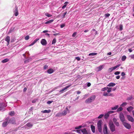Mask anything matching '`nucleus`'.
<instances>
[{"label": "nucleus", "mask_w": 134, "mask_h": 134, "mask_svg": "<svg viewBox=\"0 0 134 134\" xmlns=\"http://www.w3.org/2000/svg\"><path fill=\"white\" fill-rule=\"evenodd\" d=\"M96 97V96L95 95H93L86 99L85 101V103H90L94 100Z\"/></svg>", "instance_id": "f257e3e1"}, {"label": "nucleus", "mask_w": 134, "mask_h": 134, "mask_svg": "<svg viewBox=\"0 0 134 134\" xmlns=\"http://www.w3.org/2000/svg\"><path fill=\"white\" fill-rule=\"evenodd\" d=\"M109 126L111 131L112 132H113L115 130V126L112 121H109Z\"/></svg>", "instance_id": "f03ea898"}, {"label": "nucleus", "mask_w": 134, "mask_h": 134, "mask_svg": "<svg viewBox=\"0 0 134 134\" xmlns=\"http://www.w3.org/2000/svg\"><path fill=\"white\" fill-rule=\"evenodd\" d=\"M9 120V118L8 117L6 118L5 119V121L2 124V126L4 127H6L9 123L8 121Z\"/></svg>", "instance_id": "7ed1b4c3"}, {"label": "nucleus", "mask_w": 134, "mask_h": 134, "mask_svg": "<svg viewBox=\"0 0 134 134\" xmlns=\"http://www.w3.org/2000/svg\"><path fill=\"white\" fill-rule=\"evenodd\" d=\"M124 126L127 129H129L131 128V126L130 125L126 122H124L122 123Z\"/></svg>", "instance_id": "20e7f679"}, {"label": "nucleus", "mask_w": 134, "mask_h": 134, "mask_svg": "<svg viewBox=\"0 0 134 134\" xmlns=\"http://www.w3.org/2000/svg\"><path fill=\"white\" fill-rule=\"evenodd\" d=\"M8 122L9 123H10L12 124H16V120L14 118H12L10 119L9 118Z\"/></svg>", "instance_id": "39448f33"}, {"label": "nucleus", "mask_w": 134, "mask_h": 134, "mask_svg": "<svg viewBox=\"0 0 134 134\" xmlns=\"http://www.w3.org/2000/svg\"><path fill=\"white\" fill-rule=\"evenodd\" d=\"M119 118L121 121L122 123L125 122V119L123 114L122 113H120Z\"/></svg>", "instance_id": "423d86ee"}, {"label": "nucleus", "mask_w": 134, "mask_h": 134, "mask_svg": "<svg viewBox=\"0 0 134 134\" xmlns=\"http://www.w3.org/2000/svg\"><path fill=\"white\" fill-rule=\"evenodd\" d=\"M71 85H72L71 84L70 85H69L68 86H66V87H65L63 89H62L60 90L59 91V92L61 94V93H63L64 92V91L66 90L67 89H68V88H69V87H70L71 86Z\"/></svg>", "instance_id": "0eeeda50"}, {"label": "nucleus", "mask_w": 134, "mask_h": 134, "mask_svg": "<svg viewBox=\"0 0 134 134\" xmlns=\"http://www.w3.org/2000/svg\"><path fill=\"white\" fill-rule=\"evenodd\" d=\"M103 132L104 134H108L107 127L106 124L104 125Z\"/></svg>", "instance_id": "6e6552de"}, {"label": "nucleus", "mask_w": 134, "mask_h": 134, "mask_svg": "<svg viewBox=\"0 0 134 134\" xmlns=\"http://www.w3.org/2000/svg\"><path fill=\"white\" fill-rule=\"evenodd\" d=\"M41 43L42 45L45 46L47 44V42L45 39H43L41 40Z\"/></svg>", "instance_id": "1a4fd4ad"}, {"label": "nucleus", "mask_w": 134, "mask_h": 134, "mask_svg": "<svg viewBox=\"0 0 134 134\" xmlns=\"http://www.w3.org/2000/svg\"><path fill=\"white\" fill-rule=\"evenodd\" d=\"M14 15L15 16H17L19 14V13L18 12V8L16 6L15 7V9L14 11Z\"/></svg>", "instance_id": "9d476101"}, {"label": "nucleus", "mask_w": 134, "mask_h": 134, "mask_svg": "<svg viewBox=\"0 0 134 134\" xmlns=\"http://www.w3.org/2000/svg\"><path fill=\"white\" fill-rule=\"evenodd\" d=\"M67 111H68L69 113V110L68 108L67 107L66 108V110H64L62 112L61 114L63 115H65L67 114Z\"/></svg>", "instance_id": "9b49d317"}, {"label": "nucleus", "mask_w": 134, "mask_h": 134, "mask_svg": "<svg viewBox=\"0 0 134 134\" xmlns=\"http://www.w3.org/2000/svg\"><path fill=\"white\" fill-rule=\"evenodd\" d=\"M113 121L116 126H119V123L118 122H117V120L116 118H113Z\"/></svg>", "instance_id": "f8f14e48"}, {"label": "nucleus", "mask_w": 134, "mask_h": 134, "mask_svg": "<svg viewBox=\"0 0 134 134\" xmlns=\"http://www.w3.org/2000/svg\"><path fill=\"white\" fill-rule=\"evenodd\" d=\"M127 118L128 120L132 122H133L134 121V119L133 118L129 115H127Z\"/></svg>", "instance_id": "ddd939ff"}, {"label": "nucleus", "mask_w": 134, "mask_h": 134, "mask_svg": "<svg viewBox=\"0 0 134 134\" xmlns=\"http://www.w3.org/2000/svg\"><path fill=\"white\" fill-rule=\"evenodd\" d=\"M5 40L7 42V45H9L10 41V37L8 36H7L5 39Z\"/></svg>", "instance_id": "4468645a"}, {"label": "nucleus", "mask_w": 134, "mask_h": 134, "mask_svg": "<svg viewBox=\"0 0 134 134\" xmlns=\"http://www.w3.org/2000/svg\"><path fill=\"white\" fill-rule=\"evenodd\" d=\"M103 68V65H100L98 67L96 68V69L97 70V71H99L101 70Z\"/></svg>", "instance_id": "2eb2a0df"}, {"label": "nucleus", "mask_w": 134, "mask_h": 134, "mask_svg": "<svg viewBox=\"0 0 134 134\" xmlns=\"http://www.w3.org/2000/svg\"><path fill=\"white\" fill-rule=\"evenodd\" d=\"M103 124V122L102 120H99L97 124V126H102V125Z\"/></svg>", "instance_id": "dca6fc26"}, {"label": "nucleus", "mask_w": 134, "mask_h": 134, "mask_svg": "<svg viewBox=\"0 0 134 134\" xmlns=\"http://www.w3.org/2000/svg\"><path fill=\"white\" fill-rule=\"evenodd\" d=\"M54 72V70L52 68H50L47 71V72L49 74H51Z\"/></svg>", "instance_id": "f3484780"}, {"label": "nucleus", "mask_w": 134, "mask_h": 134, "mask_svg": "<svg viewBox=\"0 0 134 134\" xmlns=\"http://www.w3.org/2000/svg\"><path fill=\"white\" fill-rule=\"evenodd\" d=\"M81 132L83 133V134H90L88 133L87 130L85 129L81 130Z\"/></svg>", "instance_id": "a211bd4d"}, {"label": "nucleus", "mask_w": 134, "mask_h": 134, "mask_svg": "<svg viewBox=\"0 0 134 134\" xmlns=\"http://www.w3.org/2000/svg\"><path fill=\"white\" fill-rule=\"evenodd\" d=\"M41 112L42 113H49L51 112V110L50 109L48 110H42Z\"/></svg>", "instance_id": "6ab92c4d"}, {"label": "nucleus", "mask_w": 134, "mask_h": 134, "mask_svg": "<svg viewBox=\"0 0 134 134\" xmlns=\"http://www.w3.org/2000/svg\"><path fill=\"white\" fill-rule=\"evenodd\" d=\"M91 128L93 133H94L95 132V127L93 125H91Z\"/></svg>", "instance_id": "aec40b11"}, {"label": "nucleus", "mask_w": 134, "mask_h": 134, "mask_svg": "<svg viewBox=\"0 0 134 134\" xmlns=\"http://www.w3.org/2000/svg\"><path fill=\"white\" fill-rule=\"evenodd\" d=\"M115 85V84L113 82H111L109 83L107 86L109 87H114Z\"/></svg>", "instance_id": "412c9836"}, {"label": "nucleus", "mask_w": 134, "mask_h": 134, "mask_svg": "<svg viewBox=\"0 0 134 134\" xmlns=\"http://www.w3.org/2000/svg\"><path fill=\"white\" fill-rule=\"evenodd\" d=\"M133 108L132 107L130 106L127 108V109L128 111H129V112H130L133 109Z\"/></svg>", "instance_id": "4be33fe9"}, {"label": "nucleus", "mask_w": 134, "mask_h": 134, "mask_svg": "<svg viewBox=\"0 0 134 134\" xmlns=\"http://www.w3.org/2000/svg\"><path fill=\"white\" fill-rule=\"evenodd\" d=\"M54 21V20L52 19L50 20H49L48 21L46 22L45 23V24H49L51 23L52 22Z\"/></svg>", "instance_id": "5701e85b"}, {"label": "nucleus", "mask_w": 134, "mask_h": 134, "mask_svg": "<svg viewBox=\"0 0 134 134\" xmlns=\"http://www.w3.org/2000/svg\"><path fill=\"white\" fill-rule=\"evenodd\" d=\"M9 61V59L8 58H6L3 60L2 61V63H5Z\"/></svg>", "instance_id": "b1692460"}, {"label": "nucleus", "mask_w": 134, "mask_h": 134, "mask_svg": "<svg viewBox=\"0 0 134 134\" xmlns=\"http://www.w3.org/2000/svg\"><path fill=\"white\" fill-rule=\"evenodd\" d=\"M26 125L28 127H31L33 126V125L32 124H31V123L29 122L27 123L26 124Z\"/></svg>", "instance_id": "393cba45"}, {"label": "nucleus", "mask_w": 134, "mask_h": 134, "mask_svg": "<svg viewBox=\"0 0 134 134\" xmlns=\"http://www.w3.org/2000/svg\"><path fill=\"white\" fill-rule=\"evenodd\" d=\"M109 115V114L108 112L106 114H105L104 116V118L105 119H107Z\"/></svg>", "instance_id": "a878e982"}, {"label": "nucleus", "mask_w": 134, "mask_h": 134, "mask_svg": "<svg viewBox=\"0 0 134 134\" xmlns=\"http://www.w3.org/2000/svg\"><path fill=\"white\" fill-rule=\"evenodd\" d=\"M119 107V106L118 105H116L115 106L112 107L111 108V110H115L117 109Z\"/></svg>", "instance_id": "bb28decb"}, {"label": "nucleus", "mask_w": 134, "mask_h": 134, "mask_svg": "<svg viewBox=\"0 0 134 134\" xmlns=\"http://www.w3.org/2000/svg\"><path fill=\"white\" fill-rule=\"evenodd\" d=\"M99 132H101L102 131V126H97Z\"/></svg>", "instance_id": "cd10ccee"}, {"label": "nucleus", "mask_w": 134, "mask_h": 134, "mask_svg": "<svg viewBox=\"0 0 134 134\" xmlns=\"http://www.w3.org/2000/svg\"><path fill=\"white\" fill-rule=\"evenodd\" d=\"M115 69V68L114 67H111V68H109V70H111V71H110V72H111V71H113Z\"/></svg>", "instance_id": "c85d7f7f"}, {"label": "nucleus", "mask_w": 134, "mask_h": 134, "mask_svg": "<svg viewBox=\"0 0 134 134\" xmlns=\"http://www.w3.org/2000/svg\"><path fill=\"white\" fill-rule=\"evenodd\" d=\"M45 15L46 16L49 17L52 16V15L49 14L48 13H46Z\"/></svg>", "instance_id": "c756f323"}, {"label": "nucleus", "mask_w": 134, "mask_h": 134, "mask_svg": "<svg viewBox=\"0 0 134 134\" xmlns=\"http://www.w3.org/2000/svg\"><path fill=\"white\" fill-rule=\"evenodd\" d=\"M97 54V53H90L89 54V56H91V55H96Z\"/></svg>", "instance_id": "7c9ffc66"}, {"label": "nucleus", "mask_w": 134, "mask_h": 134, "mask_svg": "<svg viewBox=\"0 0 134 134\" xmlns=\"http://www.w3.org/2000/svg\"><path fill=\"white\" fill-rule=\"evenodd\" d=\"M126 57L125 56H123L122 57L121 60L122 61H124L126 60Z\"/></svg>", "instance_id": "2f4dec72"}, {"label": "nucleus", "mask_w": 134, "mask_h": 134, "mask_svg": "<svg viewBox=\"0 0 134 134\" xmlns=\"http://www.w3.org/2000/svg\"><path fill=\"white\" fill-rule=\"evenodd\" d=\"M108 90H107V92L108 93H109L111 91L112 88L111 87H108L107 88Z\"/></svg>", "instance_id": "473e14b6"}, {"label": "nucleus", "mask_w": 134, "mask_h": 134, "mask_svg": "<svg viewBox=\"0 0 134 134\" xmlns=\"http://www.w3.org/2000/svg\"><path fill=\"white\" fill-rule=\"evenodd\" d=\"M127 104V103L126 102H125L123 103L120 106L121 107H125L126 105Z\"/></svg>", "instance_id": "72a5a7b5"}, {"label": "nucleus", "mask_w": 134, "mask_h": 134, "mask_svg": "<svg viewBox=\"0 0 134 134\" xmlns=\"http://www.w3.org/2000/svg\"><path fill=\"white\" fill-rule=\"evenodd\" d=\"M122 110V108L121 107H120L117 108V111L119 112L121 111Z\"/></svg>", "instance_id": "f704fd0d"}, {"label": "nucleus", "mask_w": 134, "mask_h": 134, "mask_svg": "<svg viewBox=\"0 0 134 134\" xmlns=\"http://www.w3.org/2000/svg\"><path fill=\"white\" fill-rule=\"evenodd\" d=\"M56 41L55 38H54L52 40V44H53L55 43Z\"/></svg>", "instance_id": "c9c22d12"}, {"label": "nucleus", "mask_w": 134, "mask_h": 134, "mask_svg": "<svg viewBox=\"0 0 134 134\" xmlns=\"http://www.w3.org/2000/svg\"><path fill=\"white\" fill-rule=\"evenodd\" d=\"M14 114V112L13 111H12L10 112L9 113V114L11 116H13Z\"/></svg>", "instance_id": "e433bc0d"}, {"label": "nucleus", "mask_w": 134, "mask_h": 134, "mask_svg": "<svg viewBox=\"0 0 134 134\" xmlns=\"http://www.w3.org/2000/svg\"><path fill=\"white\" fill-rule=\"evenodd\" d=\"M48 66L47 65H44L43 66V69L44 70H46V69H48Z\"/></svg>", "instance_id": "4c0bfd02"}, {"label": "nucleus", "mask_w": 134, "mask_h": 134, "mask_svg": "<svg viewBox=\"0 0 134 134\" xmlns=\"http://www.w3.org/2000/svg\"><path fill=\"white\" fill-rule=\"evenodd\" d=\"M107 87H106L102 88V89L101 91H105L107 90Z\"/></svg>", "instance_id": "58836bf2"}, {"label": "nucleus", "mask_w": 134, "mask_h": 134, "mask_svg": "<svg viewBox=\"0 0 134 134\" xmlns=\"http://www.w3.org/2000/svg\"><path fill=\"white\" fill-rule=\"evenodd\" d=\"M103 96H108V94L106 92H104L103 94Z\"/></svg>", "instance_id": "ea45409f"}, {"label": "nucleus", "mask_w": 134, "mask_h": 134, "mask_svg": "<svg viewBox=\"0 0 134 134\" xmlns=\"http://www.w3.org/2000/svg\"><path fill=\"white\" fill-rule=\"evenodd\" d=\"M110 15V14L109 13H107L105 14V17L106 18L109 16Z\"/></svg>", "instance_id": "a19ab883"}, {"label": "nucleus", "mask_w": 134, "mask_h": 134, "mask_svg": "<svg viewBox=\"0 0 134 134\" xmlns=\"http://www.w3.org/2000/svg\"><path fill=\"white\" fill-rule=\"evenodd\" d=\"M82 127V126L80 125L78 127H75V129H80Z\"/></svg>", "instance_id": "79ce46f5"}, {"label": "nucleus", "mask_w": 134, "mask_h": 134, "mask_svg": "<svg viewBox=\"0 0 134 134\" xmlns=\"http://www.w3.org/2000/svg\"><path fill=\"white\" fill-rule=\"evenodd\" d=\"M104 116L103 114H101L100 115H99L98 117V119H100L102 118Z\"/></svg>", "instance_id": "37998d69"}, {"label": "nucleus", "mask_w": 134, "mask_h": 134, "mask_svg": "<svg viewBox=\"0 0 134 134\" xmlns=\"http://www.w3.org/2000/svg\"><path fill=\"white\" fill-rule=\"evenodd\" d=\"M120 74V72L117 71L115 72L114 73V74L115 75H118L119 74Z\"/></svg>", "instance_id": "c03bdc74"}, {"label": "nucleus", "mask_w": 134, "mask_h": 134, "mask_svg": "<svg viewBox=\"0 0 134 134\" xmlns=\"http://www.w3.org/2000/svg\"><path fill=\"white\" fill-rule=\"evenodd\" d=\"M122 30V26L121 25H120L119 27V30L120 31H121Z\"/></svg>", "instance_id": "a18cd8bd"}, {"label": "nucleus", "mask_w": 134, "mask_h": 134, "mask_svg": "<svg viewBox=\"0 0 134 134\" xmlns=\"http://www.w3.org/2000/svg\"><path fill=\"white\" fill-rule=\"evenodd\" d=\"M29 36L27 35V36H26L25 37V39L26 40H27L29 39Z\"/></svg>", "instance_id": "49530a36"}, {"label": "nucleus", "mask_w": 134, "mask_h": 134, "mask_svg": "<svg viewBox=\"0 0 134 134\" xmlns=\"http://www.w3.org/2000/svg\"><path fill=\"white\" fill-rule=\"evenodd\" d=\"M108 112L109 114H111L113 113L114 111H108Z\"/></svg>", "instance_id": "de8ad7c7"}, {"label": "nucleus", "mask_w": 134, "mask_h": 134, "mask_svg": "<svg viewBox=\"0 0 134 134\" xmlns=\"http://www.w3.org/2000/svg\"><path fill=\"white\" fill-rule=\"evenodd\" d=\"M121 65L120 64H119L115 66H114V67L115 68V69H116L117 68H118V67L120 66Z\"/></svg>", "instance_id": "09e8293b"}, {"label": "nucleus", "mask_w": 134, "mask_h": 134, "mask_svg": "<svg viewBox=\"0 0 134 134\" xmlns=\"http://www.w3.org/2000/svg\"><path fill=\"white\" fill-rule=\"evenodd\" d=\"M76 35V32H74L72 35V36L73 37H75Z\"/></svg>", "instance_id": "8fccbe9b"}, {"label": "nucleus", "mask_w": 134, "mask_h": 134, "mask_svg": "<svg viewBox=\"0 0 134 134\" xmlns=\"http://www.w3.org/2000/svg\"><path fill=\"white\" fill-rule=\"evenodd\" d=\"M67 12H65L64 14H63V18H65V15H66V14H67Z\"/></svg>", "instance_id": "3c124183"}, {"label": "nucleus", "mask_w": 134, "mask_h": 134, "mask_svg": "<svg viewBox=\"0 0 134 134\" xmlns=\"http://www.w3.org/2000/svg\"><path fill=\"white\" fill-rule=\"evenodd\" d=\"M76 59H77L78 61H79L80 60V58L79 57H77L75 58Z\"/></svg>", "instance_id": "603ef678"}, {"label": "nucleus", "mask_w": 134, "mask_h": 134, "mask_svg": "<svg viewBox=\"0 0 134 134\" xmlns=\"http://www.w3.org/2000/svg\"><path fill=\"white\" fill-rule=\"evenodd\" d=\"M76 131L77 132L80 133H81V130H77Z\"/></svg>", "instance_id": "864d4df0"}, {"label": "nucleus", "mask_w": 134, "mask_h": 134, "mask_svg": "<svg viewBox=\"0 0 134 134\" xmlns=\"http://www.w3.org/2000/svg\"><path fill=\"white\" fill-rule=\"evenodd\" d=\"M65 26L64 24H62L60 25V27L61 28H62Z\"/></svg>", "instance_id": "5fc2aeb1"}, {"label": "nucleus", "mask_w": 134, "mask_h": 134, "mask_svg": "<svg viewBox=\"0 0 134 134\" xmlns=\"http://www.w3.org/2000/svg\"><path fill=\"white\" fill-rule=\"evenodd\" d=\"M121 75L122 76H125V73L124 72H122L121 73Z\"/></svg>", "instance_id": "6e6d98bb"}, {"label": "nucleus", "mask_w": 134, "mask_h": 134, "mask_svg": "<svg viewBox=\"0 0 134 134\" xmlns=\"http://www.w3.org/2000/svg\"><path fill=\"white\" fill-rule=\"evenodd\" d=\"M52 102V101H48L47 102V103L48 104H50Z\"/></svg>", "instance_id": "4d7b16f0"}, {"label": "nucleus", "mask_w": 134, "mask_h": 134, "mask_svg": "<svg viewBox=\"0 0 134 134\" xmlns=\"http://www.w3.org/2000/svg\"><path fill=\"white\" fill-rule=\"evenodd\" d=\"M130 57L131 58L134 59V54L132 55Z\"/></svg>", "instance_id": "13d9d810"}, {"label": "nucleus", "mask_w": 134, "mask_h": 134, "mask_svg": "<svg viewBox=\"0 0 134 134\" xmlns=\"http://www.w3.org/2000/svg\"><path fill=\"white\" fill-rule=\"evenodd\" d=\"M120 78V76L119 75H118L116 76V79H119Z\"/></svg>", "instance_id": "bf43d9fd"}, {"label": "nucleus", "mask_w": 134, "mask_h": 134, "mask_svg": "<svg viewBox=\"0 0 134 134\" xmlns=\"http://www.w3.org/2000/svg\"><path fill=\"white\" fill-rule=\"evenodd\" d=\"M34 109V108L33 107H31L30 108V109H29V110L30 111H31L33 109Z\"/></svg>", "instance_id": "052dcab7"}, {"label": "nucleus", "mask_w": 134, "mask_h": 134, "mask_svg": "<svg viewBox=\"0 0 134 134\" xmlns=\"http://www.w3.org/2000/svg\"><path fill=\"white\" fill-rule=\"evenodd\" d=\"M77 94H79L81 93V92L79 91H77Z\"/></svg>", "instance_id": "680f3d73"}, {"label": "nucleus", "mask_w": 134, "mask_h": 134, "mask_svg": "<svg viewBox=\"0 0 134 134\" xmlns=\"http://www.w3.org/2000/svg\"><path fill=\"white\" fill-rule=\"evenodd\" d=\"M91 84L89 82L88 83L87 85V86L88 87L90 86H91Z\"/></svg>", "instance_id": "e2e57ef3"}, {"label": "nucleus", "mask_w": 134, "mask_h": 134, "mask_svg": "<svg viewBox=\"0 0 134 134\" xmlns=\"http://www.w3.org/2000/svg\"><path fill=\"white\" fill-rule=\"evenodd\" d=\"M66 7V5H64L62 7V8L63 9H64Z\"/></svg>", "instance_id": "0e129e2a"}, {"label": "nucleus", "mask_w": 134, "mask_h": 134, "mask_svg": "<svg viewBox=\"0 0 134 134\" xmlns=\"http://www.w3.org/2000/svg\"><path fill=\"white\" fill-rule=\"evenodd\" d=\"M128 50L130 52H132V50L130 48Z\"/></svg>", "instance_id": "69168bd1"}, {"label": "nucleus", "mask_w": 134, "mask_h": 134, "mask_svg": "<svg viewBox=\"0 0 134 134\" xmlns=\"http://www.w3.org/2000/svg\"><path fill=\"white\" fill-rule=\"evenodd\" d=\"M59 33L55 34H53V35H54V36H57V35H59Z\"/></svg>", "instance_id": "338daca9"}, {"label": "nucleus", "mask_w": 134, "mask_h": 134, "mask_svg": "<svg viewBox=\"0 0 134 134\" xmlns=\"http://www.w3.org/2000/svg\"><path fill=\"white\" fill-rule=\"evenodd\" d=\"M39 38H37L36 39H35L34 41L36 42L37 41H38L39 40Z\"/></svg>", "instance_id": "774afa93"}]
</instances>
